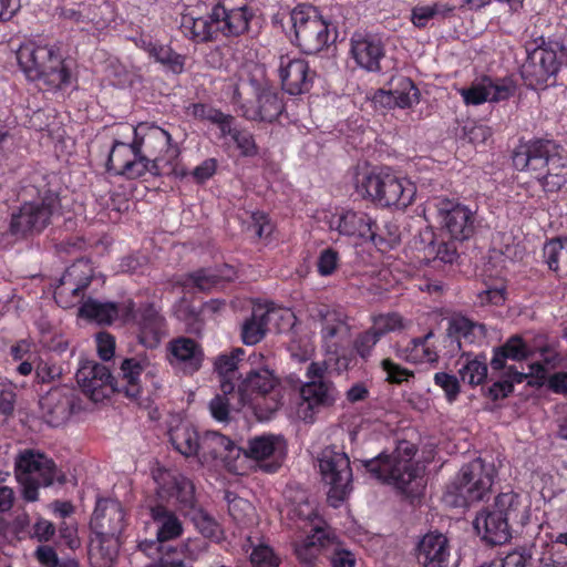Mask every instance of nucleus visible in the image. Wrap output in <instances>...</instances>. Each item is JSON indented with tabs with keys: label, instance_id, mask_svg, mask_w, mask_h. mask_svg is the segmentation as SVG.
Wrapping results in <instances>:
<instances>
[{
	"label": "nucleus",
	"instance_id": "nucleus-12",
	"mask_svg": "<svg viewBox=\"0 0 567 567\" xmlns=\"http://www.w3.org/2000/svg\"><path fill=\"white\" fill-rule=\"evenodd\" d=\"M564 55L565 47L560 41L537 39L536 48L529 52L528 61L523 66V75L528 85L533 87L546 85L557 74Z\"/></svg>",
	"mask_w": 567,
	"mask_h": 567
},
{
	"label": "nucleus",
	"instance_id": "nucleus-22",
	"mask_svg": "<svg viewBox=\"0 0 567 567\" xmlns=\"http://www.w3.org/2000/svg\"><path fill=\"white\" fill-rule=\"evenodd\" d=\"M240 455L241 449L220 433L207 432L202 436V452L199 454L202 465L220 463L229 472L241 474V468L236 463Z\"/></svg>",
	"mask_w": 567,
	"mask_h": 567
},
{
	"label": "nucleus",
	"instance_id": "nucleus-2",
	"mask_svg": "<svg viewBox=\"0 0 567 567\" xmlns=\"http://www.w3.org/2000/svg\"><path fill=\"white\" fill-rule=\"evenodd\" d=\"M353 183L361 198L399 210L412 205L416 196L415 184L389 167L360 168L354 175Z\"/></svg>",
	"mask_w": 567,
	"mask_h": 567
},
{
	"label": "nucleus",
	"instance_id": "nucleus-27",
	"mask_svg": "<svg viewBox=\"0 0 567 567\" xmlns=\"http://www.w3.org/2000/svg\"><path fill=\"white\" fill-rule=\"evenodd\" d=\"M93 276L91 265L86 260H78L66 269L61 278V286L55 290L54 298L63 307H71L74 301L68 300V293L78 299L80 292L87 287Z\"/></svg>",
	"mask_w": 567,
	"mask_h": 567
},
{
	"label": "nucleus",
	"instance_id": "nucleus-43",
	"mask_svg": "<svg viewBox=\"0 0 567 567\" xmlns=\"http://www.w3.org/2000/svg\"><path fill=\"white\" fill-rule=\"evenodd\" d=\"M266 316L265 306L254 308L251 317L244 322L241 328V339L245 344L254 346L265 337L268 326Z\"/></svg>",
	"mask_w": 567,
	"mask_h": 567
},
{
	"label": "nucleus",
	"instance_id": "nucleus-18",
	"mask_svg": "<svg viewBox=\"0 0 567 567\" xmlns=\"http://www.w3.org/2000/svg\"><path fill=\"white\" fill-rule=\"evenodd\" d=\"M322 221L329 230L340 236L371 240L375 243V223L365 212L340 207L334 212H324Z\"/></svg>",
	"mask_w": 567,
	"mask_h": 567
},
{
	"label": "nucleus",
	"instance_id": "nucleus-47",
	"mask_svg": "<svg viewBox=\"0 0 567 567\" xmlns=\"http://www.w3.org/2000/svg\"><path fill=\"white\" fill-rule=\"evenodd\" d=\"M282 111V103L279 95L270 90L262 91L258 96V112L252 118L272 122Z\"/></svg>",
	"mask_w": 567,
	"mask_h": 567
},
{
	"label": "nucleus",
	"instance_id": "nucleus-6",
	"mask_svg": "<svg viewBox=\"0 0 567 567\" xmlns=\"http://www.w3.org/2000/svg\"><path fill=\"white\" fill-rule=\"evenodd\" d=\"M415 453L413 443L400 441L392 453H380L373 458L362 461V465L372 478L408 492L411 484L416 488L422 485L424 465L414 460Z\"/></svg>",
	"mask_w": 567,
	"mask_h": 567
},
{
	"label": "nucleus",
	"instance_id": "nucleus-46",
	"mask_svg": "<svg viewBox=\"0 0 567 567\" xmlns=\"http://www.w3.org/2000/svg\"><path fill=\"white\" fill-rule=\"evenodd\" d=\"M243 409H245V406L238 401V393L234 390L228 393L223 392V394L216 395L209 404L213 417L220 422L228 419L230 410L240 411Z\"/></svg>",
	"mask_w": 567,
	"mask_h": 567
},
{
	"label": "nucleus",
	"instance_id": "nucleus-26",
	"mask_svg": "<svg viewBox=\"0 0 567 567\" xmlns=\"http://www.w3.org/2000/svg\"><path fill=\"white\" fill-rule=\"evenodd\" d=\"M120 371L121 391L136 400L142 393V375L153 379L158 373V367L147 355H137L123 360Z\"/></svg>",
	"mask_w": 567,
	"mask_h": 567
},
{
	"label": "nucleus",
	"instance_id": "nucleus-33",
	"mask_svg": "<svg viewBox=\"0 0 567 567\" xmlns=\"http://www.w3.org/2000/svg\"><path fill=\"white\" fill-rule=\"evenodd\" d=\"M474 528L486 543L505 544L511 538L509 523L505 516L493 508H486L476 515Z\"/></svg>",
	"mask_w": 567,
	"mask_h": 567
},
{
	"label": "nucleus",
	"instance_id": "nucleus-50",
	"mask_svg": "<svg viewBox=\"0 0 567 567\" xmlns=\"http://www.w3.org/2000/svg\"><path fill=\"white\" fill-rule=\"evenodd\" d=\"M393 93L398 107H410L419 102V91L408 78L398 79V85Z\"/></svg>",
	"mask_w": 567,
	"mask_h": 567
},
{
	"label": "nucleus",
	"instance_id": "nucleus-59",
	"mask_svg": "<svg viewBox=\"0 0 567 567\" xmlns=\"http://www.w3.org/2000/svg\"><path fill=\"white\" fill-rule=\"evenodd\" d=\"M434 382L440 386L449 402H454L460 394V383L455 375L437 372L434 375Z\"/></svg>",
	"mask_w": 567,
	"mask_h": 567
},
{
	"label": "nucleus",
	"instance_id": "nucleus-5",
	"mask_svg": "<svg viewBox=\"0 0 567 567\" xmlns=\"http://www.w3.org/2000/svg\"><path fill=\"white\" fill-rule=\"evenodd\" d=\"M17 60L27 79L40 87L56 90L71 82L64 59L52 45L27 41L18 49Z\"/></svg>",
	"mask_w": 567,
	"mask_h": 567
},
{
	"label": "nucleus",
	"instance_id": "nucleus-34",
	"mask_svg": "<svg viewBox=\"0 0 567 567\" xmlns=\"http://www.w3.org/2000/svg\"><path fill=\"white\" fill-rule=\"evenodd\" d=\"M79 312L81 317L99 324H110L117 319L127 322L132 315V301L117 305L89 299L82 305Z\"/></svg>",
	"mask_w": 567,
	"mask_h": 567
},
{
	"label": "nucleus",
	"instance_id": "nucleus-30",
	"mask_svg": "<svg viewBox=\"0 0 567 567\" xmlns=\"http://www.w3.org/2000/svg\"><path fill=\"white\" fill-rule=\"evenodd\" d=\"M130 320H134L138 328L140 342L150 349L156 348L164 333V319L154 306H147L143 310L134 311L132 302V315Z\"/></svg>",
	"mask_w": 567,
	"mask_h": 567
},
{
	"label": "nucleus",
	"instance_id": "nucleus-20",
	"mask_svg": "<svg viewBox=\"0 0 567 567\" xmlns=\"http://www.w3.org/2000/svg\"><path fill=\"white\" fill-rule=\"evenodd\" d=\"M287 441L280 434H264L248 441L245 456L255 461L265 472H276L287 456Z\"/></svg>",
	"mask_w": 567,
	"mask_h": 567
},
{
	"label": "nucleus",
	"instance_id": "nucleus-38",
	"mask_svg": "<svg viewBox=\"0 0 567 567\" xmlns=\"http://www.w3.org/2000/svg\"><path fill=\"white\" fill-rule=\"evenodd\" d=\"M137 45L146 51L156 62L163 64L168 71L179 74L184 71L185 56L173 51L171 47L155 43L150 39H141Z\"/></svg>",
	"mask_w": 567,
	"mask_h": 567
},
{
	"label": "nucleus",
	"instance_id": "nucleus-23",
	"mask_svg": "<svg viewBox=\"0 0 567 567\" xmlns=\"http://www.w3.org/2000/svg\"><path fill=\"white\" fill-rule=\"evenodd\" d=\"M156 493L162 501L182 507H192L194 504L193 483L176 471L157 467L153 471Z\"/></svg>",
	"mask_w": 567,
	"mask_h": 567
},
{
	"label": "nucleus",
	"instance_id": "nucleus-60",
	"mask_svg": "<svg viewBox=\"0 0 567 567\" xmlns=\"http://www.w3.org/2000/svg\"><path fill=\"white\" fill-rule=\"evenodd\" d=\"M381 369L385 374V380L390 383H402L413 377L412 371L400 367L390 359L381 361Z\"/></svg>",
	"mask_w": 567,
	"mask_h": 567
},
{
	"label": "nucleus",
	"instance_id": "nucleus-35",
	"mask_svg": "<svg viewBox=\"0 0 567 567\" xmlns=\"http://www.w3.org/2000/svg\"><path fill=\"white\" fill-rule=\"evenodd\" d=\"M174 449L186 457L196 456L199 461L202 437L195 426L187 420H174L168 430Z\"/></svg>",
	"mask_w": 567,
	"mask_h": 567
},
{
	"label": "nucleus",
	"instance_id": "nucleus-55",
	"mask_svg": "<svg viewBox=\"0 0 567 567\" xmlns=\"http://www.w3.org/2000/svg\"><path fill=\"white\" fill-rule=\"evenodd\" d=\"M267 324L274 323L278 331H284L295 324V313L288 308L281 307H266Z\"/></svg>",
	"mask_w": 567,
	"mask_h": 567
},
{
	"label": "nucleus",
	"instance_id": "nucleus-13",
	"mask_svg": "<svg viewBox=\"0 0 567 567\" xmlns=\"http://www.w3.org/2000/svg\"><path fill=\"white\" fill-rule=\"evenodd\" d=\"M134 135L131 143L135 148L140 150L154 161L156 165H162L167 171L174 172L175 162L179 155L176 144L172 143L171 135L159 126L141 123L137 126H124Z\"/></svg>",
	"mask_w": 567,
	"mask_h": 567
},
{
	"label": "nucleus",
	"instance_id": "nucleus-19",
	"mask_svg": "<svg viewBox=\"0 0 567 567\" xmlns=\"http://www.w3.org/2000/svg\"><path fill=\"white\" fill-rule=\"evenodd\" d=\"M436 218L442 228L454 240H466L474 233V213L457 202L439 198L435 202Z\"/></svg>",
	"mask_w": 567,
	"mask_h": 567
},
{
	"label": "nucleus",
	"instance_id": "nucleus-41",
	"mask_svg": "<svg viewBox=\"0 0 567 567\" xmlns=\"http://www.w3.org/2000/svg\"><path fill=\"white\" fill-rule=\"evenodd\" d=\"M150 514L153 523L156 525L157 540H171L182 534L183 527L179 519L165 507L161 505L152 506Z\"/></svg>",
	"mask_w": 567,
	"mask_h": 567
},
{
	"label": "nucleus",
	"instance_id": "nucleus-17",
	"mask_svg": "<svg viewBox=\"0 0 567 567\" xmlns=\"http://www.w3.org/2000/svg\"><path fill=\"white\" fill-rule=\"evenodd\" d=\"M59 197L55 194H47L41 202L24 203L19 213L11 219V231L14 235L25 236L43 230L51 219L59 213Z\"/></svg>",
	"mask_w": 567,
	"mask_h": 567
},
{
	"label": "nucleus",
	"instance_id": "nucleus-45",
	"mask_svg": "<svg viewBox=\"0 0 567 567\" xmlns=\"http://www.w3.org/2000/svg\"><path fill=\"white\" fill-rule=\"evenodd\" d=\"M525 507V502L522 495L513 491H508L501 493L495 498L491 508L495 512H499L509 523V520L516 519Z\"/></svg>",
	"mask_w": 567,
	"mask_h": 567
},
{
	"label": "nucleus",
	"instance_id": "nucleus-51",
	"mask_svg": "<svg viewBox=\"0 0 567 567\" xmlns=\"http://www.w3.org/2000/svg\"><path fill=\"white\" fill-rule=\"evenodd\" d=\"M226 271L229 272L230 269L226 268ZM219 278L231 279L229 274L218 276L215 271L210 269L199 270L193 275H190L186 281V288H197L198 290H209L213 288L219 280Z\"/></svg>",
	"mask_w": 567,
	"mask_h": 567
},
{
	"label": "nucleus",
	"instance_id": "nucleus-42",
	"mask_svg": "<svg viewBox=\"0 0 567 567\" xmlns=\"http://www.w3.org/2000/svg\"><path fill=\"white\" fill-rule=\"evenodd\" d=\"M454 6L447 2L420 3L411 10V22L415 28H426L431 22L452 14Z\"/></svg>",
	"mask_w": 567,
	"mask_h": 567
},
{
	"label": "nucleus",
	"instance_id": "nucleus-24",
	"mask_svg": "<svg viewBox=\"0 0 567 567\" xmlns=\"http://www.w3.org/2000/svg\"><path fill=\"white\" fill-rule=\"evenodd\" d=\"M313 321L321 324V338L329 352H336L338 347L349 337L347 315L337 308L321 305L310 310Z\"/></svg>",
	"mask_w": 567,
	"mask_h": 567
},
{
	"label": "nucleus",
	"instance_id": "nucleus-61",
	"mask_svg": "<svg viewBox=\"0 0 567 567\" xmlns=\"http://www.w3.org/2000/svg\"><path fill=\"white\" fill-rule=\"evenodd\" d=\"M338 266L339 254L336 250L327 248L320 252L317 261V269L321 276H331L337 270Z\"/></svg>",
	"mask_w": 567,
	"mask_h": 567
},
{
	"label": "nucleus",
	"instance_id": "nucleus-10",
	"mask_svg": "<svg viewBox=\"0 0 567 567\" xmlns=\"http://www.w3.org/2000/svg\"><path fill=\"white\" fill-rule=\"evenodd\" d=\"M495 468L482 458H475L463 466L449 486L444 501L452 506H465L482 501L491 492Z\"/></svg>",
	"mask_w": 567,
	"mask_h": 567
},
{
	"label": "nucleus",
	"instance_id": "nucleus-53",
	"mask_svg": "<svg viewBox=\"0 0 567 567\" xmlns=\"http://www.w3.org/2000/svg\"><path fill=\"white\" fill-rule=\"evenodd\" d=\"M192 113L197 117L207 118L214 123H217L223 135H225L226 132L230 133L231 131L233 118L217 110L210 109L204 104H194L192 107Z\"/></svg>",
	"mask_w": 567,
	"mask_h": 567
},
{
	"label": "nucleus",
	"instance_id": "nucleus-4",
	"mask_svg": "<svg viewBox=\"0 0 567 567\" xmlns=\"http://www.w3.org/2000/svg\"><path fill=\"white\" fill-rule=\"evenodd\" d=\"M513 164L518 171L534 173L546 193H557L567 184V163L550 141L522 145L513 155Z\"/></svg>",
	"mask_w": 567,
	"mask_h": 567
},
{
	"label": "nucleus",
	"instance_id": "nucleus-8",
	"mask_svg": "<svg viewBox=\"0 0 567 567\" xmlns=\"http://www.w3.org/2000/svg\"><path fill=\"white\" fill-rule=\"evenodd\" d=\"M238 401L260 420H267L284 405V394L268 369L250 371L238 385Z\"/></svg>",
	"mask_w": 567,
	"mask_h": 567
},
{
	"label": "nucleus",
	"instance_id": "nucleus-40",
	"mask_svg": "<svg viewBox=\"0 0 567 567\" xmlns=\"http://www.w3.org/2000/svg\"><path fill=\"white\" fill-rule=\"evenodd\" d=\"M447 334L457 340L463 339L467 343H481L486 336L485 327L471 319L455 315L449 319Z\"/></svg>",
	"mask_w": 567,
	"mask_h": 567
},
{
	"label": "nucleus",
	"instance_id": "nucleus-3",
	"mask_svg": "<svg viewBox=\"0 0 567 567\" xmlns=\"http://www.w3.org/2000/svg\"><path fill=\"white\" fill-rule=\"evenodd\" d=\"M288 515L303 520L306 523L303 528H309L311 533V535H308L296 546V555L301 563L311 565L319 553L324 549L331 550L330 559L332 567H355L357 560L354 555L339 546L326 523L318 517L312 503L305 501L296 506H291L288 508Z\"/></svg>",
	"mask_w": 567,
	"mask_h": 567
},
{
	"label": "nucleus",
	"instance_id": "nucleus-56",
	"mask_svg": "<svg viewBox=\"0 0 567 567\" xmlns=\"http://www.w3.org/2000/svg\"><path fill=\"white\" fill-rule=\"evenodd\" d=\"M195 524L200 534L214 542L223 539V530L219 524L208 514L199 512L195 517Z\"/></svg>",
	"mask_w": 567,
	"mask_h": 567
},
{
	"label": "nucleus",
	"instance_id": "nucleus-57",
	"mask_svg": "<svg viewBox=\"0 0 567 567\" xmlns=\"http://www.w3.org/2000/svg\"><path fill=\"white\" fill-rule=\"evenodd\" d=\"M544 256L548 267L557 271L559 262L567 260V244L564 245L560 240H550L544 246Z\"/></svg>",
	"mask_w": 567,
	"mask_h": 567
},
{
	"label": "nucleus",
	"instance_id": "nucleus-16",
	"mask_svg": "<svg viewBox=\"0 0 567 567\" xmlns=\"http://www.w3.org/2000/svg\"><path fill=\"white\" fill-rule=\"evenodd\" d=\"M134 148L132 144L115 142L109 156V168L128 178L141 177L147 172L153 175L171 173L164 166L156 165V161L150 156Z\"/></svg>",
	"mask_w": 567,
	"mask_h": 567
},
{
	"label": "nucleus",
	"instance_id": "nucleus-15",
	"mask_svg": "<svg viewBox=\"0 0 567 567\" xmlns=\"http://www.w3.org/2000/svg\"><path fill=\"white\" fill-rule=\"evenodd\" d=\"M318 466L322 481L330 486L329 501L338 506L352 488L350 461L346 453L326 447L318 457Z\"/></svg>",
	"mask_w": 567,
	"mask_h": 567
},
{
	"label": "nucleus",
	"instance_id": "nucleus-49",
	"mask_svg": "<svg viewBox=\"0 0 567 567\" xmlns=\"http://www.w3.org/2000/svg\"><path fill=\"white\" fill-rule=\"evenodd\" d=\"M288 350L291 358L297 362H305L311 359L315 352L312 336L293 333Z\"/></svg>",
	"mask_w": 567,
	"mask_h": 567
},
{
	"label": "nucleus",
	"instance_id": "nucleus-62",
	"mask_svg": "<svg viewBox=\"0 0 567 567\" xmlns=\"http://www.w3.org/2000/svg\"><path fill=\"white\" fill-rule=\"evenodd\" d=\"M231 135L237 147L240 150L244 156H252L257 153L255 141L250 133L245 131H237L231 127L230 133L226 132L225 135Z\"/></svg>",
	"mask_w": 567,
	"mask_h": 567
},
{
	"label": "nucleus",
	"instance_id": "nucleus-7",
	"mask_svg": "<svg viewBox=\"0 0 567 567\" xmlns=\"http://www.w3.org/2000/svg\"><path fill=\"white\" fill-rule=\"evenodd\" d=\"M90 558L101 559V567L110 565L117 555L118 536L125 526V513L120 502L115 499H99L91 518Z\"/></svg>",
	"mask_w": 567,
	"mask_h": 567
},
{
	"label": "nucleus",
	"instance_id": "nucleus-21",
	"mask_svg": "<svg viewBox=\"0 0 567 567\" xmlns=\"http://www.w3.org/2000/svg\"><path fill=\"white\" fill-rule=\"evenodd\" d=\"M282 89L290 95L306 93L312 86L316 72L299 53L280 54L277 65Z\"/></svg>",
	"mask_w": 567,
	"mask_h": 567
},
{
	"label": "nucleus",
	"instance_id": "nucleus-58",
	"mask_svg": "<svg viewBox=\"0 0 567 567\" xmlns=\"http://www.w3.org/2000/svg\"><path fill=\"white\" fill-rule=\"evenodd\" d=\"M250 561L252 566L258 567H277L279 564L274 550L265 544L254 546L250 554Z\"/></svg>",
	"mask_w": 567,
	"mask_h": 567
},
{
	"label": "nucleus",
	"instance_id": "nucleus-36",
	"mask_svg": "<svg viewBox=\"0 0 567 567\" xmlns=\"http://www.w3.org/2000/svg\"><path fill=\"white\" fill-rule=\"evenodd\" d=\"M71 399L54 390L40 400V406L45 421L52 426L63 424L71 416Z\"/></svg>",
	"mask_w": 567,
	"mask_h": 567
},
{
	"label": "nucleus",
	"instance_id": "nucleus-37",
	"mask_svg": "<svg viewBox=\"0 0 567 567\" xmlns=\"http://www.w3.org/2000/svg\"><path fill=\"white\" fill-rule=\"evenodd\" d=\"M245 351L241 348H236L229 353L219 354L215 360V369L220 377L221 392L228 393L235 390V381L237 378V370L243 361Z\"/></svg>",
	"mask_w": 567,
	"mask_h": 567
},
{
	"label": "nucleus",
	"instance_id": "nucleus-31",
	"mask_svg": "<svg viewBox=\"0 0 567 567\" xmlns=\"http://www.w3.org/2000/svg\"><path fill=\"white\" fill-rule=\"evenodd\" d=\"M167 359L176 369L187 373L197 371L203 362V351L199 344L190 338H177L167 347Z\"/></svg>",
	"mask_w": 567,
	"mask_h": 567
},
{
	"label": "nucleus",
	"instance_id": "nucleus-14",
	"mask_svg": "<svg viewBox=\"0 0 567 567\" xmlns=\"http://www.w3.org/2000/svg\"><path fill=\"white\" fill-rule=\"evenodd\" d=\"M298 45L306 53H317L330 41L329 23L311 6H298L290 14Z\"/></svg>",
	"mask_w": 567,
	"mask_h": 567
},
{
	"label": "nucleus",
	"instance_id": "nucleus-32",
	"mask_svg": "<svg viewBox=\"0 0 567 567\" xmlns=\"http://www.w3.org/2000/svg\"><path fill=\"white\" fill-rule=\"evenodd\" d=\"M450 545L442 533L425 534L417 544V559L422 567H449Z\"/></svg>",
	"mask_w": 567,
	"mask_h": 567
},
{
	"label": "nucleus",
	"instance_id": "nucleus-48",
	"mask_svg": "<svg viewBox=\"0 0 567 567\" xmlns=\"http://www.w3.org/2000/svg\"><path fill=\"white\" fill-rule=\"evenodd\" d=\"M432 337L433 333L429 332L424 338L413 340L410 347V354L406 359L415 363L435 362L437 360V351L430 343Z\"/></svg>",
	"mask_w": 567,
	"mask_h": 567
},
{
	"label": "nucleus",
	"instance_id": "nucleus-52",
	"mask_svg": "<svg viewBox=\"0 0 567 567\" xmlns=\"http://www.w3.org/2000/svg\"><path fill=\"white\" fill-rule=\"evenodd\" d=\"M406 327L404 319L396 312H389L373 318L372 329L380 336L403 330Z\"/></svg>",
	"mask_w": 567,
	"mask_h": 567
},
{
	"label": "nucleus",
	"instance_id": "nucleus-54",
	"mask_svg": "<svg viewBox=\"0 0 567 567\" xmlns=\"http://www.w3.org/2000/svg\"><path fill=\"white\" fill-rule=\"evenodd\" d=\"M226 499L228 503V512L236 522L245 523L246 519L254 514L252 505L245 498L228 492Z\"/></svg>",
	"mask_w": 567,
	"mask_h": 567
},
{
	"label": "nucleus",
	"instance_id": "nucleus-29",
	"mask_svg": "<svg viewBox=\"0 0 567 567\" xmlns=\"http://www.w3.org/2000/svg\"><path fill=\"white\" fill-rule=\"evenodd\" d=\"M513 87L503 81L483 78L472 83L470 87L458 90L467 105H480L485 102H497L511 96Z\"/></svg>",
	"mask_w": 567,
	"mask_h": 567
},
{
	"label": "nucleus",
	"instance_id": "nucleus-28",
	"mask_svg": "<svg viewBox=\"0 0 567 567\" xmlns=\"http://www.w3.org/2000/svg\"><path fill=\"white\" fill-rule=\"evenodd\" d=\"M350 55L359 68L368 72H377L380 70L384 49L378 38L355 32L351 38Z\"/></svg>",
	"mask_w": 567,
	"mask_h": 567
},
{
	"label": "nucleus",
	"instance_id": "nucleus-1",
	"mask_svg": "<svg viewBox=\"0 0 567 567\" xmlns=\"http://www.w3.org/2000/svg\"><path fill=\"white\" fill-rule=\"evenodd\" d=\"M252 14L246 6L229 8L219 0H205L190 6L182 14L181 31L194 42L215 39L218 33L239 35L248 30Z\"/></svg>",
	"mask_w": 567,
	"mask_h": 567
},
{
	"label": "nucleus",
	"instance_id": "nucleus-64",
	"mask_svg": "<svg viewBox=\"0 0 567 567\" xmlns=\"http://www.w3.org/2000/svg\"><path fill=\"white\" fill-rule=\"evenodd\" d=\"M96 349L100 358L104 361L111 360L115 352V339L107 332H100L95 337Z\"/></svg>",
	"mask_w": 567,
	"mask_h": 567
},
{
	"label": "nucleus",
	"instance_id": "nucleus-25",
	"mask_svg": "<svg viewBox=\"0 0 567 567\" xmlns=\"http://www.w3.org/2000/svg\"><path fill=\"white\" fill-rule=\"evenodd\" d=\"M76 381L83 392L94 402H100L115 389L110 370L93 360L81 362Z\"/></svg>",
	"mask_w": 567,
	"mask_h": 567
},
{
	"label": "nucleus",
	"instance_id": "nucleus-63",
	"mask_svg": "<svg viewBox=\"0 0 567 567\" xmlns=\"http://www.w3.org/2000/svg\"><path fill=\"white\" fill-rule=\"evenodd\" d=\"M464 134L470 143L478 145L485 143L491 136V128L486 125L472 122L464 126Z\"/></svg>",
	"mask_w": 567,
	"mask_h": 567
},
{
	"label": "nucleus",
	"instance_id": "nucleus-9",
	"mask_svg": "<svg viewBox=\"0 0 567 567\" xmlns=\"http://www.w3.org/2000/svg\"><path fill=\"white\" fill-rule=\"evenodd\" d=\"M532 353L530 348L518 336L512 337L507 342L498 348L492 359L491 365L494 370H502L506 368V359L520 361ZM534 378L537 382L543 383L546 380V369L539 364L534 363L528 367V372H519L513 367H507L506 378L502 381L495 382L491 389V395L497 400L507 396L513 391L514 383H520L527 378Z\"/></svg>",
	"mask_w": 567,
	"mask_h": 567
},
{
	"label": "nucleus",
	"instance_id": "nucleus-11",
	"mask_svg": "<svg viewBox=\"0 0 567 567\" xmlns=\"http://www.w3.org/2000/svg\"><path fill=\"white\" fill-rule=\"evenodd\" d=\"M16 476L23 486V496L33 502L38 498V487L49 486L54 483L63 484L66 478L59 471L52 460L43 453L25 450L16 461Z\"/></svg>",
	"mask_w": 567,
	"mask_h": 567
},
{
	"label": "nucleus",
	"instance_id": "nucleus-44",
	"mask_svg": "<svg viewBox=\"0 0 567 567\" xmlns=\"http://www.w3.org/2000/svg\"><path fill=\"white\" fill-rule=\"evenodd\" d=\"M458 375L461 380L472 386L478 385L487 378V363L485 358L465 357L458 361Z\"/></svg>",
	"mask_w": 567,
	"mask_h": 567
},
{
	"label": "nucleus",
	"instance_id": "nucleus-39",
	"mask_svg": "<svg viewBox=\"0 0 567 567\" xmlns=\"http://www.w3.org/2000/svg\"><path fill=\"white\" fill-rule=\"evenodd\" d=\"M300 396L312 410L333 404L337 400V391L331 383L323 380L308 381L300 388Z\"/></svg>",
	"mask_w": 567,
	"mask_h": 567
}]
</instances>
